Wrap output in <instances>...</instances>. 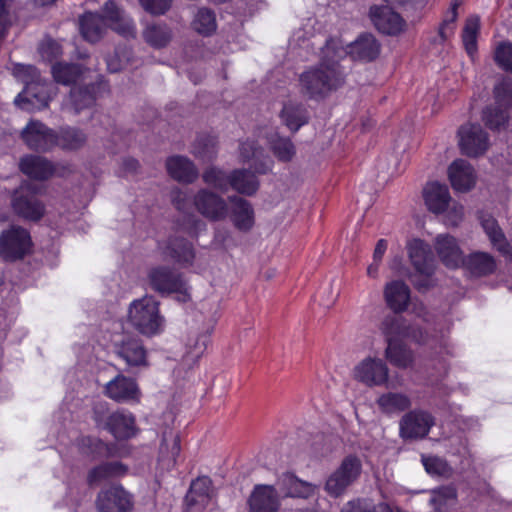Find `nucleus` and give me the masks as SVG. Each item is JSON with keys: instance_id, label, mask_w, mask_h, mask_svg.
Returning a JSON list of instances; mask_svg holds the SVG:
<instances>
[{"instance_id": "obj_1", "label": "nucleus", "mask_w": 512, "mask_h": 512, "mask_svg": "<svg viewBox=\"0 0 512 512\" xmlns=\"http://www.w3.org/2000/svg\"><path fill=\"white\" fill-rule=\"evenodd\" d=\"M345 79L346 73L338 61L322 59L300 74L299 88L308 99L322 100L341 88Z\"/></svg>"}, {"instance_id": "obj_2", "label": "nucleus", "mask_w": 512, "mask_h": 512, "mask_svg": "<svg viewBox=\"0 0 512 512\" xmlns=\"http://www.w3.org/2000/svg\"><path fill=\"white\" fill-rule=\"evenodd\" d=\"M160 303L153 296L132 301L128 308V322L140 334L154 336L164 329L165 319L160 314Z\"/></svg>"}, {"instance_id": "obj_3", "label": "nucleus", "mask_w": 512, "mask_h": 512, "mask_svg": "<svg viewBox=\"0 0 512 512\" xmlns=\"http://www.w3.org/2000/svg\"><path fill=\"white\" fill-rule=\"evenodd\" d=\"M146 278L150 289L161 296L176 294V299L183 303L188 302L191 298L189 286L182 274L167 266L151 267L147 271Z\"/></svg>"}, {"instance_id": "obj_4", "label": "nucleus", "mask_w": 512, "mask_h": 512, "mask_svg": "<svg viewBox=\"0 0 512 512\" xmlns=\"http://www.w3.org/2000/svg\"><path fill=\"white\" fill-rule=\"evenodd\" d=\"M362 463L356 456L345 457L340 465L329 475L325 483V491L332 497L343 495L360 476Z\"/></svg>"}, {"instance_id": "obj_5", "label": "nucleus", "mask_w": 512, "mask_h": 512, "mask_svg": "<svg viewBox=\"0 0 512 512\" xmlns=\"http://www.w3.org/2000/svg\"><path fill=\"white\" fill-rule=\"evenodd\" d=\"M459 148L468 157H479L489 148V136L479 124L467 123L458 130Z\"/></svg>"}, {"instance_id": "obj_6", "label": "nucleus", "mask_w": 512, "mask_h": 512, "mask_svg": "<svg viewBox=\"0 0 512 512\" xmlns=\"http://www.w3.org/2000/svg\"><path fill=\"white\" fill-rule=\"evenodd\" d=\"M434 424V417L429 412L420 409L409 411L399 422L400 437L404 440L423 439Z\"/></svg>"}, {"instance_id": "obj_7", "label": "nucleus", "mask_w": 512, "mask_h": 512, "mask_svg": "<svg viewBox=\"0 0 512 512\" xmlns=\"http://www.w3.org/2000/svg\"><path fill=\"white\" fill-rule=\"evenodd\" d=\"M11 207L17 216L28 221L37 222L45 214L44 203L24 186L14 192Z\"/></svg>"}, {"instance_id": "obj_8", "label": "nucleus", "mask_w": 512, "mask_h": 512, "mask_svg": "<svg viewBox=\"0 0 512 512\" xmlns=\"http://www.w3.org/2000/svg\"><path fill=\"white\" fill-rule=\"evenodd\" d=\"M30 246V235L21 227H13L0 236V255L6 260L22 258L29 251Z\"/></svg>"}, {"instance_id": "obj_9", "label": "nucleus", "mask_w": 512, "mask_h": 512, "mask_svg": "<svg viewBox=\"0 0 512 512\" xmlns=\"http://www.w3.org/2000/svg\"><path fill=\"white\" fill-rule=\"evenodd\" d=\"M29 149L47 152L55 147L57 133L39 121H30L21 132Z\"/></svg>"}, {"instance_id": "obj_10", "label": "nucleus", "mask_w": 512, "mask_h": 512, "mask_svg": "<svg viewBox=\"0 0 512 512\" xmlns=\"http://www.w3.org/2000/svg\"><path fill=\"white\" fill-rule=\"evenodd\" d=\"M96 506L98 512H130L133 503L131 495L121 486H111L99 492Z\"/></svg>"}, {"instance_id": "obj_11", "label": "nucleus", "mask_w": 512, "mask_h": 512, "mask_svg": "<svg viewBox=\"0 0 512 512\" xmlns=\"http://www.w3.org/2000/svg\"><path fill=\"white\" fill-rule=\"evenodd\" d=\"M194 204L200 214L211 221H219L228 215V205L219 195L201 189L194 197Z\"/></svg>"}, {"instance_id": "obj_12", "label": "nucleus", "mask_w": 512, "mask_h": 512, "mask_svg": "<svg viewBox=\"0 0 512 512\" xmlns=\"http://www.w3.org/2000/svg\"><path fill=\"white\" fill-rule=\"evenodd\" d=\"M388 373L387 365L376 358H366L354 369L355 378L369 386H389Z\"/></svg>"}, {"instance_id": "obj_13", "label": "nucleus", "mask_w": 512, "mask_h": 512, "mask_svg": "<svg viewBox=\"0 0 512 512\" xmlns=\"http://www.w3.org/2000/svg\"><path fill=\"white\" fill-rule=\"evenodd\" d=\"M212 330L213 326L210 324L190 330L185 341V353L183 355V360L188 366L195 364L203 356L210 342Z\"/></svg>"}, {"instance_id": "obj_14", "label": "nucleus", "mask_w": 512, "mask_h": 512, "mask_svg": "<svg viewBox=\"0 0 512 512\" xmlns=\"http://www.w3.org/2000/svg\"><path fill=\"white\" fill-rule=\"evenodd\" d=\"M105 394L116 402H138L140 399V390L136 381L121 374L106 384Z\"/></svg>"}, {"instance_id": "obj_15", "label": "nucleus", "mask_w": 512, "mask_h": 512, "mask_svg": "<svg viewBox=\"0 0 512 512\" xmlns=\"http://www.w3.org/2000/svg\"><path fill=\"white\" fill-rule=\"evenodd\" d=\"M250 512H277L279 497L274 486L256 485L248 500Z\"/></svg>"}, {"instance_id": "obj_16", "label": "nucleus", "mask_w": 512, "mask_h": 512, "mask_svg": "<svg viewBox=\"0 0 512 512\" xmlns=\"http://www.w3.org/2000/svg\"><path fill=\"white\" fill-rule=\"evenodd\" d=\"M117 355L129 366H147V351L142 341L132 336H125L115 344Z\"/></svg>"}, {"instance_id": "obj_17", "label": "nucleus", "mask_w": 512, "mask_h": 512, "mask_svg": "<svg viewBox=\"0 0 512 512\" xmlns=\"http://www.w3.org/2000/svg\"><path fill=\"white\" fill-rule=\"evenodd\" d=\"M162 256L181 265L191 264L195 254L190 242L183 238L172 237L158 245Z\"/></svg>"}, {"instance_id": "obj_18", "label": "nucleus", "mask_w": 512, "mask_h": 512, "mask_svg": "<svg viewBox=\"0 0 512 512\" xmlns=\"http://www.w3.org/2000/svg\"><path fill=\"white\" fill-rule=\"evenodd\" d=\"M461 264L474 277H485L496 272L498 263L493 255L484 251H474L463 257Z\"/></svg>"}, {"instance_id": "obj_19", "label": "nucleus", "mask_w": 512, "mask_h": 512, "mask_svg": "<svg viewBox=\"0 0 512 512\" xmlns=\"http://www.w3.org/2000/svg\"><path fill=\"white\" fill-rule=\"evenodd\" d=\"M434 247L445 266L457 268L461 264L463 253L455 237L449 234H439L435 238Z\"/></svg>"}, {"instance_id": "obj_20", "label": "nucleus", "mask_w": 512, "mask_h": 512, "mask_svg": "<svg viewBox=\"0 0 512 512\" xmlns=\"http://www.w3.org/2000/svg\"><path fill=\"white\" fill-rule=\"evenodd\" d=\"M106 429L118 440H126L136 435L135 417L127 411L111 413L105 423Z\"/></svg>"}, {"instance_id": "obj_21", "label": "nucleus", "mask_w": 512, "mask_h": 512, "mask_svg": "<svg viewBox=\"0 0 512 512\" xmlns=\"http://www.w3.org/2000/svg\"><path fill=\"white\" fill-rule=\"evenodd\" d=\"M412 265L420 274L430 276L435 267V259L430 246L420 239H414L408 246Z\"/></svg>"}, {"instance_id": "obj_22", "label": "nucleus", "mask_w": 512, "mask_h": 512, "mask_svg": "<svg viewBox=\"0 0 512 512\" xmlns=\"http://www.w3.org/2000/svg\"><path fill=\"white\" fill-rule=\"evenodd\" d=\"M19 168L29 178L39 181L47 180L55 173V166L51 161L36 155L22 157Z\"/></svg>"}, {"instance_id": "obj_23", "label": "nucleus", "mask_w": 512, "mask_h": 512, "mask_svg": "<svg viewBox=\"0 0 512 512\" xmlns=\"http://www.w3.org/2000/svg\"><path fill=\"white\" fill-rule=\"evenodd\" d=\"M231 203V221L236 229L248 232L254 226V209L251 203L239 196L228 198Z\"/></svg>"}, {"instance_id": "obj_24", "label": "nucleus", "mask_w": 512, "mask_h": 512, "mask_svg": "<svg viewBox=\"0 0 512 512\" xmlns=\"http://www.w3.org/2000/svg\"><path fill=\"white\" fill-rule=\"evenodd\" d=\"M452 187L460 192L469 191L475 184L474 169L470 163L457 159L448 168Z\"/></svg>"}, {"instance_id": "obj_25", "label": "nucleus", "mask_w": 512, "mask_h": 512, "mask_svg": "<svg viewBox=\"0 0 512 512\" xmlns=\"http://www.w3.org/2000/svg\"><path fill=\"white\" fill-rule=\"evenodd\" d=\"M347 53L353 60L370 62L380 54V44L372 34H362L348 46Z\"/></svg>"}, {"instance_id": "obj_26", "label": "nucleus", "mask_w": 512, "mask_h": 512, "mask_svg": "<svg viewBox=\"0 0 512 512\" xmlns=\"http://www.w3.org/2000/svg\"><path fill=\"white\" fill-rule=\"evenodd\" d=\"M279 491L284 497L308 498L314 494L315 486L302 481L292 473H283L276 482Z\"/></svg>"}, {"instance_id": "obj_27", "label": "nucleus", "mask_w": 512, "mask_h": 512, "mask_svg": "<svg viewBox=\"0 0 512 512\" xmlns=\"http://www.w3.org/2000/svg\"><path fill=\"white\" fill-rule=\"evenodd\" d=\"M165 165L168 174L178 182L192 183L198 177L196 166L185 156H171L167 158Z\"/></svg>"}, {"instance_id": "obj_28", "label": "nucleus", "mask_w": 512, "mask_h": 512, "mask_svg": "<svg viewBox=\"0 0 512 512\" xmlns=\"http://www.w3.org/2000/svg\"><path fill=\"white\" fill-rule=\"evenodd\" d=\"M280 119L291 132L295 133L308 123L309 113L301 102L289 100L283 104Z\"/></svg>"}, {"instance_id": "obj_29", "label": "nucleus", "mask_w": 512, "mask_h": 512, "mask_svg": "<svg viewBox=\"0 0 512 512\" xmlns=\"http://www.w3.org/2000/svg\"><path fill=\"white\" fill-rule=\"evenodd\" d=\"M384 298L387 306L395 313L403 312L410 300L409 287L403 281H392L385 286Z\"/></svg>"}, {"instance_id": "obj_30", "label": "nucleus", "mask_w": 512, "mask_h": 512, "mask_svg": "<svg viewBox=\"0 0 512 512\" xmlns=\"http://www.w3.org/2000/svg\"><path fill=\"white\" fill-rule=\"evenodd\" d=\"M424 200L431 212L435 214L444 212L451 202L448 187L438 182L427 184L424 189Z\"/></svg>"}, {"instance_id": "obj_31", "label": "nucleus", "mask_w": 512, "mask_h": 512, "mask_svg": "<svg viewBox=\"0 0 512 512\" xmlns=\"http://www.w3.org/2000/svg\"><path fill=\"white\" fill-rule=\"evenodd\" d=\"M94 91L95 87L93 85L73 87L68 99L65 101V109L78 114L82 110L91 107L95 103Z\"/></svg>"}, {"instance_id": "obj_32", "label": "nucleus", "mask_w": 512, "mask_h": 512, "mask_svg": "<svg viewBox=\"0 0 512 512\" xmlns=\"http://www.w3.org/2000/svg\"><path fill=\"white\" fill-rule=\"evenodd\" d=\"M377 405L382 413L392 415L408 410L412 402L410 397L404 393L387 392L379 396Z\"/></svg>"}, {"instance_id": "obj_33", "label": "nucleus", "mask_w": 512, "mask_h": 512, "mask_svg": "<svg viewBox=\"0 0 512 512\" xmlns=\"http://www.w3.org/2000/svg\"><path fill=\"white\" fill-rule=\"evenodd\" d=\"M386 359L394 366L406 369L412 366L413 352L403 343L389 339L385 350Z\"/></svg>"}, {"instance_id": "obj_34", "label": "nucleus", "mask_w": 512, "mask_h": 512, "mask_svg": "<svg viewBox=\"0 0 512 512\" xmlns=\"http://www.w3.org/2000/svg\"><path fill=\"white\" fill-rule=\"evenodd\" d=\"M142 36L148 45L155 49H161L171 42L173 34L167 24L152 23L144 28Z\"/></svg>"}, {"instance_id": "obj_35", "label": "nucleus", "mask_w": 512, "mask_h": 512, "mask_svg": "<svg viewBox=\"0 0 512 512\" xmlns=\"http://www.w3.org/2000/svg\"><path fill=\"white\" fill-rule=\"evenodd\" d=\"M231 188L240 194L251 196L259 188L256 175L247 169H236L231 172Z\"/></svg>"}, {"instance_id": "obj_36", "label": "nucleus", "mask_w": 512, "mask_h": 512, "mask_svg": "<svg viewBox=\"0 0 512 512\" xmlns=\"http://www.w3.org/2000/svg\"><path fill=\"white\" fill-rule=\"evenodd\" d=\"M267 140L271 152L279 161L289 162L295 156L296 149L290 138L275 132L270 134Z\"/></svg>"}, {"instance_id": "obj_37", "label": "nucleus", "mask_w": 512, "mask_h": 512, "mask_svg": "<svg viewBox=\"0 0 512 512\" xmlns=\"http://www.w3.org/2000/svg\"><path fill=\"white\" fill-rule=\"evenodd\" d=\"M105 28L102 16L95 13H86L80 19V31L87 41L96 42L102 36Z\"/></svg>"}, {"instance_id": "obj_38", "label": "nucleus", "mask_w": 512, "mask_h": 512, "mask_svg": "<svg viewBox=\"0 0 512 512\" xmlns=\"http://www.w3.org/2000/svg\"><path fill=\"white\" fill-rule=\"evenodd\" d=\"M482 227L491 241L493 247H495L503 255L512 254L510 244L507 242L504 233L499 227L497 221L491 217L482 220Z\"/></svg>"}, {"instance_id": "obj_39", "label": "nucleus", "mask_w": 512, "mask_h": 512, "mask_svg": "<svg viewBox=\"0 0 512 512\" xmlns=\"http://www.w3.org/2000/svg\"><path fill=\"white\" fill-rule=\"evenodd\" d=\"M127 467L120 462L102 463L90 470L88 474V483L90 485L97 484L102 480L112 477H118L126 474Z\"/></svg>"}, {"instance_id": "obj_40", "label": "nucleus", "mask_w": 512, "mask_h": 512, "mask_svg": "<svg viewBox=\"0 0 512 512\" xmlns=\"http://www.w3.org/2000/svg\"><path fill=\"white\" fill-rule=\"evenodd\" d=\"M13 74L26 85L25 90L15 98V103L19 105L26 100L23 95L30 94L31 85L39 81L40 73L33 65L16 64L13 68Z\"/></svg>"}, {"instance_id": "obj_41", "label": "nucleus", "mask_w": 512, "mask_h": 512, "mask_svg": "<svg viewBox=\"0 0 512 512\" xmlns=\"http://www.w3.org/2000/svg\"><path fill=\"white\" fill-rule=\"evenodd\" d=\"M51 71L54 80L63 85L75 83L83 73V69L79 64L62 62L54 64Z\"/></svg>"}, {"instance_id": "obj_42", "label": "nucleus", "mask_w": 512, "mask_h": 512, "mask_svg": "<svg viewBox=\"0 0 512 512\" xmlns=\"http://www.w3.org/2000/svg\"><path fill=\"white\" fill-rule=\"evenodd\" d=\"M509 110L498 105L487 106L482 111V121L491 130L505 128L509 121Z\"/></svg>"}, {"instance_id": "obj_43", "label": "nucleus", "mask_w": 512, "mask_h": 512, "mask_svg": "<svg viewBox=\"0 0 512 512\" xmlns=\"http://www.w3.org/2000/svg\"><path fill=\"white\" fill-rule=\"evenodd\" d=\"M192 26L200 35H212L217 29L216 15L214 11L205 7L200 8L194 16Z\"/></svg>"}, {"instance_id": "obj_44", "label": "nucleus", "mask_w": 512, "mask_h": 512, "mask_svg": "<svg viewBox=\"0 0 512 512\" xmlns=\"http://www.w3.org/2000/svg\"><path fill=\"white\" fill-rule=\"evenodd\" d=\"M86 142L85 134L76 128H65L57 134V142L55 147L58 146L65 150H75L82 147Z\"/></svg>"}, {"instance_id": "obj_45", "label": "nucleus", "mask_w": 512, "mask_h": 512, "mask_svg": "<svg viewBox=\"0 0 512 512\" xmlns=\"http://www.w3.org/2000/svg\"><path fill=\"white\" fill-rule=\"evenodd\" d=\"M480 28L478 16H470L463 29L462 40L467 53L472 56L477 50V34Z\"/></svg>"}, {"instance_id": "obj_46", "label": "nucleus", "mask_w": 512, "mask_h": 512, "mask_svg": "<svg viewBox=\"0 0 512 512\" xmlns=\"http://www.w3.org/2000/svg\"><path fill=\"white\" fill-rule=\"evenodd\" d=\"M192 153L204 160L210 161L217 154V141L212 136H200L198 137L193 145Z\"/></svg>"}, {"instance_id": "obj_47", "label": "nucleus", "mask_w": 512, "mask_h": 512, "mask_svg": "<svg viewBox=\"0 0 512 512\" xmlns=\"http://www.w3.org/2000/svg\"><path fill=\"white\" fill-rule=\"evenodd\" d=\"M202 178L207 185L222 192H226L231 187V174L228 175L216 167H210L205 170Z\"/></svg>"}, {"instance_id": "obj_48", "label": "nucleus", "mask_w": 512, "mask_h": 512, "mask_svg": "<svg viewBox=\"0 0 512 512\" xmlns=\"http://www.w3.org/2000/svg\"><path fill=\"white\" fill-rule=\"evenodd\" d=\"M83 453L91 455L94 459L112 456L110 447L102 440L93 437H83L80 440Z\"/></svg>"}, {"instance_id": "obj_49", "label": "nucleus", "mask_w": 512, "mask_h": 512, "mask_svg": "<svg viewBox=\"0 0 512 512\" xmlns=\"http://www.w3.org/2000/svg\"><path fill=\"white\" fill-rule=\"evenodd\" d=\"M181 451L180 437L172 431H165L162 435V443L160 446V455L162 458L168 457L175 464L176 458Z\"/></svg>"}, {"instance_id": "obj_50", "label": "nucleus", "mask_w": 512, "mask_h": 512, "mask_svg": "<svg viewBox=\"0 0 512 512\" xmlns=\"http://www.w3.org/2000/svg\"><path fill=\"white\" fill-rule=\"evenodd\" d=\"M495 104L507 110L512 108V79L504 78L494 86Z\"/></svg>"}, {"instance_id": "obj_51", "label": "nucleus", "mask_w": 512, "mask_h": 512, "mask_svg": "<svg viewBox=\"0 0 512 512\" xmlns=\"http://www.w3.org/2000/svg\"><path fill=\"white\" fill-rule=\"evenodd\" d=\"M211 480L208 477H199L191 483L187 500L190 503L204 502L209 497Z\"/></svg>"}, {"instance_id": "obj_52", "label": "nucleus", "mask_w": 512, "mask_h": 512, "mask_svg": "<svg viewBox=\"0 0 512 512\" xmlns=\"http://www.w3.org/2000/svg\"><path fill=\"white\" fill-rule=\"evenodd\" d=\"M423 465L429 474L444 477H449L452 474V468L448 462L437 456L423 458Z\"/></svg>"}, {"instance_id": "obj_53", "label": "nucleus", "mask_w": 512, "mask_h": 512, "mask_svg": "<svg viewBox=\"0 0 512 512\" xmlns=\"http://www.w3.org/2000/svg\"><path fill=\"white\" fill-rule=\"evenodd\" d=\"M494 60L501 69L512 72V43H499L494 51Z\"/></svg>"}, {"instance_id": "obj_54", "label": "nucleus", "mask_w": 512, "mask_h": 512, "mask_svg": "<svg viewBox=\"0 0 512 512\" xmlns=\"http://www.w3.org/2000/svg\"><path fill=\"white\" fill-rule=\"evenodd\" d=\"M263 148L254 140H245L240 142L239 156L241 161L249 162L255 160L257 162L263 155Z\"/></svg>"}, {"instance_id": "obj_55", "label": "nucleus", "mask_w": 512, "mask_h": 512, "mask_svg": "<svg viewBox=\"0 0 512 512\" xmlns=\"http://www.w3.org/2000/svg\"><path fill=\"white\" fill-rule=\"evenodd\" d=\"M461 0H453L451 3V7L448 10L443 23L439 29V35L443 40L447 39L450 34H452L453 29L451 25L456 21L457 19V9L461 5Z\"/></svg>"}, {"instance_id": "obj_56", "label": "nucleus", "mask_w": 512, "mask_h": 512, "mask_svg": "<svg viewBox=\"0 0 512 512\" xmlns=\"http://www.w3.org/2000/svg\"><path fill=\"white\" fill-rule=\"evenodd\" d=\"M143 9L151 15H164L171 7L172 0H139Z\"/></svg>"}, {"instance_id": "obj_57", "label": "nucleus", "mask_w": 512, "mask_h": 512, "mask_svg": "<svg viewBox=\"0 0 512 512\" xmlns=\"http://www.w3.org/2000/svg\"><path fill=\"white\" fill-rule=\"evenodd\" d=\"M381 331L386 335L387 341L400 333L401 319L396 315L386 316L380 326Z\"/></svg>"}, {"instance_id": "obj_58", "label": "nucleus", "mask_w": 512, "mask_h": 512, "mask_svg": "<svg viewBox=\"0 0 512 512\" xmlns=\"http://www.w3.org/2000/svg\"><path fill=\"white\" fill-rule=\"evenodd\" d=\"M341 512H376L375 504L366 499H356L347 502Z\"/></svg>"}, {"instance_id": "obj_59", "label": "nucleus", "mask_w": 512, "mask_h": 512, "mask_svg": "<svg viewBox=\"0 0 512 512\" xmlns=\"http://www.w3.org/2000/svg\"><path fill=\"white\" fill-rule=\"evenodd\" d=\"M114 22H115V26L113 29L117 33L121 34L122 36H124L126 38H135L136 27H135L134 22L131 19L126 18L125 15H122L121 20L114 21Z\"/></svg>"}, {"instance_id": "obj_60", "label": "nucleus", "mask_w": 512, "mask_h": 512, "mask_svg": "<svg viewBox=\"0 0 512 512\" xmlns=\"http://www.w3.org/2000/svg\"><path fill=\"white\" fill-rule=\"evenodd\" d=\"M447 210V214L445 216V221L447 225L456 226L463 218V206L453 202L449 203Z\"/></svg>"}, {"instance_id": "obj_61", "label": "nucleus", "mask_w": 512, "mask_h": 512, "mask_svg": "<svg viewBox=\"0 0 512 512\" xmlns=\"http://www.w3.org/2000/svg\"><path fill=\"white\" fill-rule=\"evenodd\" d=\"M457 496L456 490L453 487H441L434 491V496L431 498L433 504L445 505L450 499H455Z\"/></svg>"}, {"instance_id": "obj_62", "label": "nucleus", "mask_w": 512, "mask_h": 512, "mask_svg": "<svg viewBox=\"0 0 512 512\" xmlns=\"http://www.w3.org/2000/svg\"><path fill=\"white\" fill-rule=\"evenodd\" d=\"M18 4L15 0H0V19L12 21L16 15Z\"/></svg>"}, {"instance_id": "obj_63", "label": "nucleus", "mask_w": 512, "mask_h": 512, "mask_svg": "<svg viewBox=\"0 0 512 512\" xmlns=\"http://www.w3.org/2000/svg\"><path fill=\"white\" fill-rule=\"evenodd\" d=\"M40 52L43 57L49 60L56 58L60 55V46L54 40H46L40 46Z\"/></svg>"}, {"instance_id": "obj_64", "label": "nucleus", "mask_w": 512, "mask_h": 512, "mask_svg": "<svg viewBox=\"0 0 512 512\" xmlns=\"http://www.w3.org/2000/svg\"><path fill=\"white\" fill-rule=\"evenodd\" d=\"M103 11L105 17L111 21H119L122 19V15H124L123 11L113 1L106 2Z\"/></svg>"}]
</instances>
